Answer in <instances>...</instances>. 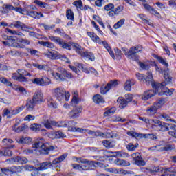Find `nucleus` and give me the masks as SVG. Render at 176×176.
Listing matches in <instances>:
<instances>
[{
    "label": "nucleus",
    "instance_id": "nucleus-10",
    "mask_svg": "<svg viewBox=\"0 0 176 176\" xmlns=\"http://www.w3.org/2000/svg\"><path fill=\"white\" fill-rule=\"evenodd\" d=\"M136 77L140 82H145L146 85H151V86H153V83H156L153 82V77L151 72H148V76L146 78H145L144 74L140 73L136 74Z\"/></svg>",
    "mask_w": 176,
    "mask_h": 176
},
{
    "label": "nucleus",
    "instance_id": "nucleus-31",
    "mask_svg": "<svg viewBox=\"0 0 176 176\" xmlns=\"http://www.w3.org/2000/svg\"><path fill=\"white\" fill-rule=\"evenodd\" d=\"M81 57H85V58H88L89 60H91V61H94L96 60V58L94 57V54L91 52H82L80 54Z\"/></svg>",
    "mask_w": 176,
    "mask_h": 176
},
{
    "label": "nucleus",
    "instance_id": "nucleus-59",
    "mask_svg": "<svg viewBox=\"0 0 176 176\" xmlns=\"http://www.w3.org/2000/svg\"><path fill=\"white\" fill-rule=\"evenodd\" d=\"M116 112V108L112 107L110 109L106 111L104 113V116H110V115H113Z\"/></svg>",
    "mask_w": 176,
    "mask_h": 176
},
{
    "label": "nucleus",
    "instance_id": "nucleus-37",
    "mask_svg": "<svg viewBox=\"0 0 176 176\" xmlns=\"http://www.w3.org/2000/svg\"><path fill=\"white\" fill-rule=\"evenodd\" d=\"M47 104L50 108H54L56 109L57 108V104L54 102V100H53V98L51 96H48L47 98Z\"/></svg>",
    "mask_w": 176,
    "mask_h": 176
},
{
    "label": "nucleus",
    "instance_id": "nucleus-63",
    "mask_svg": "<svg viewBox=\"0 0 176 176\" xmlns=\"http://www.w3.org/2000/svg\"><path fill=\"white\" fill-rule=\"evenodd\" d=\"M65 137L67 136L61 131H58L55 133V138H65Z\"/></svg>",
    "mask_w": 176,
    "mask_h": 176
},
{
    "label": "nucleus",
    "instance_id": "nucleus-48",
    "mask_svg": "<svg viewBox=\"0 0 176 176\" xmlns=\"http://www.w3.org/2000/svg\"><path fill=\"white\" fill-rule=\"evenodd\" d=\"M72 45L73 46V47H74L76 53H78V54H80V56L82 54V53H83V51L82 50V47L78 43H72Z\"/></svg>",
    "mask_w": 176,
    "mask_h": 176
},
{
    "label": "nucleus",
    "instance_id": "nucleus-64",
    "mask_svg": "<svg viewBox=\"0 0 176 176\" xmlns=\"http://www.w3.org/2000/svg\"><path fill=\"white\" fill-rule=\"evenodd\" d=\"M32 83L38 86H42V78H36L32 80Z\"/></svg>",
    "mask_w": 176,
    "mask_h": 176
},
{
    "label": "nucleus",
    "instance_id": "nucleus-16",
    "mask_svg": "<svg viewBox=\"0 0 176 176\" xmlns=\"http://www.w3.org/2000/svg\"><path fill=\"white\" fill-rule=\"evenodd\" d=\"M154 90L155 91L148 90L144 91L142 95V100H143V101H148L149 98H152V97L155 96L157 91L155 89H154Z\"/></svg>",
    "mask_w": 176,
    "mask_h": 176
},
{
    "label": "nucleus",
    "instance_id": "nucleus-30",
    "mask_svg": "<svg viewBox=\"0 0 176 176\" xmlns=\"http://www.w3.org/2000/svg\"><path fill=\"white\" fill-rule=\"evenodd\" d=\"M116 166H122V167H127L130 166V162L120 159H117L114 161Z\"/></svg>",
    "mask_w": 176,
    "mask_h": 176
},
{
    "label": "nucleus",
    "instance_id": "nucleus-45",
    "mask_svg": "<svg viewBox=\"0 0 176 176\" xmlns=\"http://www.w3.org/2000/svg\"><path fill=\"white\" fill-rule=\"evenodd\" d=\"M155 58H156V60H157V61H159V63H160V64H162V65H164L165 67H168V63H167V60H166L162 56L155 55Z\"/></svg>",
    "mask_w": 176,
    "mask_h": 176
},
{
    "label": "nucleus",
    "instance_id": "nucleus-13",
    "mask_svg": "<svg viewBox=\"0 0 176 176\" xmlns=\"http://www.w3.org/2000/svg\"><path fill=\"white\" fill-rule=\"evenodd\" d=\"M11 25H13V27H15V28H20L22 31L29 32L28 30H31L32 31H34V28L31 26H28L25 23H23L20 21L14 22V23L11 24Z\"/></svg>",
    "mask_w": 176,
    "mask_h": 176
},
{
    "label": "nucleus",
    "instance_id": "nucleus-32",
    "mask_svg": "<svg viewBox=\"0 0 176 176\" xmlns=\"http://www.w3.org/2000/svg\"><path fill=\"white\" fill-rule=\"evenodd\" d=\"M148 173H151V174H153V173H162V174H167V173H166V169L156 166H154L152 169H149Z\"/></svg>",
    "mask_w": 176,
    "mask_h": 176
},
{
    "label": "nucleus",
    "instance_id": "nucleus-39",
    "mask_svg": "<svg viewBox=\"0 0 176 176\" xmlns=\"http://www.w3.org/2000/svg\"><path fill=\"white\" fill-rule=\"evenodd\" d=\"M67 154H63L61 156H60L58 158L54 159L52 161V164H58L60 163H61V162H64V160H65L66 157H67Z\"/></svg>",
    "mask_w": 176,
    "mask_h": 176
},
{
    "label": "nucleus",
    "instance_id": "nucleus-44",
    "mask_svg": "<svg viewBox=\"0 0 176 176\" xmlns=\"http://www.w3.org/2000/svg\"><path fill=\"white\" fill-rule=\"evenodd\" d=\"M137 148H138V143H136L135 144H133V143H129L126 145V149L129 152H134V151H135Z\"/></svg>",
    "mask_w": 176,
    "mask_h": 176
},
{
    "label": "nucleus",
    "instance_id": "nucleus-11",
    "mask_svg": "<svg viewBox=\"0 0 176 176\" xmlns=\"http://www.w3.org/2000/svg\"><path fill=\"white\" fill-rule=\"evenodd\" d=\"M82 111L83 108L82 106L76 107L68 113V116L70 119H78Z\"/></svg>",
    "mask_w": 176,
    "mask_h": 176
},
{
    "label": "nucleus",
    "instance_id": "nucleus-17",
    "mask_svg": "<svg viewBox=\"0 0 176 176\" xmlns=\"http://www.w3.org/2000/svg\"><path fill=\"white\" fill-rule=\"evenodd\" d=\"M173 146L171 144H167L166 146H155L153 147L150 148V151H158L160 152H162V151H172Z\"/></svg>",
    "mask_w": 176,
    "mask_h": 176
},
{
    "label": "nucleus",
    "instance_id": "nucleus-14",
    "mask_svg": "<svg viewBox=\"0 0 176 176\" xmlns=\"http://www.w3.org/2000/svg\"><path fill=\"white\" fill-rule=\"evenodd\" d=\"M131 157L133 159V162L136 166H145L146 163L144 160H142V157H141V154L140 153H135L131 155Z\"/></svg>",
    "mask_w": 176,
    "mask_h": 176
},
{
    "label": "nucleus",
    "instance_id": "nucleus-57",
    "mask_svg": "<svg viewBox=\"0 0 176 176\" xmlns=\"http://www.w3.org/2000/svg\"><path fill=\"white\" fill-rule=\"evenodd\" d=\"M123 10H124V7H123V6H117L114 10V12L116 13V16H119V14L120 13H122V12H123Z\"/></svg>",
    "mask_w": 176,
    "mask_h": 176
},
{
    "label": "nucleus",
    "instance_id": "nucleus-8",
    "mask_svg": "<svg viewBox=\"0 0 176 176\" xmlns=\"http://www.w3.org/2000/svg\"><path fill=\"white\" fill-rule=\"evenodd\" d=\"M36 10V7L35 6H28L24 10V13L27 16H30V17H32L33 19H41L42 17H45L42 12H38L35 11Z\"/></svg>",
    "mask_w": 176,
    "mask_h": 176
},
{
    "label": "nucleus",
    "instance_id": "nucleus-36",
    "mask_svg": "<svg viewBox=\"0 0 176 176\" xmlns=\"http://www.w3.org/2000/svg\"><path fill=\"white\" fill-rule=\"evenodd\" d=\"M41 129H42V125L38 123H34L30 126V130H31V131H34L35 133L41 131Z\"/></svg>",
    "mask_w": 176,
    "mask_h": 176
},
{
    "label": "nucleus",
    "instance_id": "nucleus-56",
    "mask_svg": "<svg viewBox=\"0 0 176 176\" xmlns=\"http://www.w3.org/2000/svg\"><path fill=\"white\" fill-rule=\"evenodd\" d=\"M113 122H120L121 123H124V122H126V119L121 118L120 116H114L112 117Z\"/></svg>",
    "mask_w": 176,
    "mask_h": 176
},
{
    "label": "nucleus",
    "instance_id": "nucleus-29",
    "mask_svg": "<svg viewBox=\"0 0 176 176\" xmlns=\"http://www.w3.org/2000/svg\"><path fill=\"white\" fill-rule=\"evenodd\" d=\"M117 102L119 104V107L121 109H123V108H126L127 107V104L129 102L126 101V99L123 97H120L117 100Z\"/></svg>",
    "mask_w": 176,
    "mask_h": 176
},
{
    "label": "nucleus",
    "instance_id": "nucleus-51",
    "mask_svg": "<svg viewBox=\"0 0 176 176\" xmlns=\"http://www.w3.org/2000/svg\"><path fill=\"white\" fill-rule=\"evenodd\" d=\"M126 21L125 19H122L120 21H118L116 24H114L113 27L115 30H118V28H120L122 25H124V23Z\"/></svg>",
    "mask_w": 176,
    "mask_h": 176
},
{
    "label": "nucleus",
    "instance_id": "nucleus-1",
    "mask_svg": "<svg viewBox=\"0 0 176 176\" xmlns=\"http://www.w3.org/2000/svg\"><path fill=\"white\" fill-rule=\"evenodd\" d=\"M77 163H82L83 165L73 164L72 167L74 170H79V171H91L93 167L100 166L101 163L96 161H90L87 159L76 157Z\"/></svg>",
    "mask_w": 176,
    "mask_h": 176
},
{
    "label": "nucleus",
    "instance_id": "nucleus-24",
    "mask_svg": "<svg viewBox=\"0 0 176 176\" xmlns=\"http://www.w3.org/2000/svg\"><path fill=\"white\" fill-rule=\"evenodd\" d=\"M12 78L14 79V80H18V82H28V78L20 76L19 73L12 74Z\"/></svg>",
    "mask_w": 176,
    "mask_h": 176
},
{
    "label": "nucleus",
    "instance_id": "nucleus-12",
    "mask_svg": "<svg viewBox=\"0 0 176 176\" xmlns=\"http://www.w3.org/2000/svg\"><path fill=\"white\" fill-rule=\"evenodd\" d=\"M118 86V80L110 81L107 85H102L100 87L101 94H107V91H109L112 87H116Z\"/></svg>",
    "mask_w": 176,
    "mask_h": 176
},
{
    "label": "nucleus",
    "instance_id": "nucleus-5",
    "mask_svg": "<svg viewBox=\"0 0 176 176\" xmlns=\"http://www.w3.org/2000/svg\"><path fill=\"white\" fill-rule=\"evenodd\" d=\"M152 122L154 123V124L152 125V128L160 130V131H173V129H176L175 125L162 122L159 120H153Z\"/></svg>",
    "mask_w": 176,
    "mask_h": 176
},
{
    "label": "nucleus",
    "instance_id": "nucleus-53",
    "mask_svg": "<svg viewBox=\"0 0 176 176\" xmlns=\"http://www.w3.org/2000/svg\"><path fill=\"white\" fill-rule=\"evenodd\" d=\"M2 115L3 118H8V119H10L12 116H10V109L8 108H5L3 110Z\"/></svg>",
    "mask_w": 176,
    "mask_h": 176
},
{
    "label": "nucleus",
    "instance_id": "nucleus-7",
    "mask_svg": "<svg viewBox=\"0 0 176 176\" xmlns=\"http://www.w3.org/2000/svg\"><path fill=\"white\" fill-rule=\"evenodd\" d=\"M32 146L36 149L37 152H39L40 155H47L50 151L54 149L53 146H49V144H43L41 141L36 142Z\"/></svg>",
    "mask_w": 176,
    "mask_h": 176
},
{
    "label": "nucleus",
    "instance_id": "nucleus-19",
    "mask_svg": "<svg viewBox=\"0 0 176 176\" xmlns=\"http://www.w3.org/2000/svg\"><path fill=\"white\" fill-rule=\"evenodd\" d=\"M75 65L80 69H82V72H85V74H89L90 72H96V69L94 68H87L85 66H84L83 64L76 63Z\"/></svg>",
    "mask_w": 176,
    "mask_h": 176
},
{
    "label": "nucleus",
    "instance_id": "nucleus-27",
    "mask_svg": "<svg viewBox=\"0 0 176 176\" xmlns=\"http://www.w3.org/2000/svg\"><path fill=\"white\" fill-rule=\"evenodd\" d=\"M43 124L45 127V129H48V130H53V126H54V121L44 120L43 121Z\"/></svg>",
    "mask_w": 176,
    "mask_h": 176
},
{
    "label": "nucleus",
    "instance_id": "nucleus-55",
    "mask_svg": "<svg viewBox=\"0 0 176 176\" xmlns=\"http://www.w3.org/2000/svg\"><path fill=\"white\" fill-rule=\"evenodd\" d=\"M34 3L37 5V6H39L40 8H43L44 9H46L47 8V3L42 2L39 0H35Z\"/></svg>",
    "mask_w": 176,
    "mask_h": 176
},
{
    "label": "nucleus",
    "instance_id": "nucleus-26",
    "mask_svg": "<svg viewBox=\"0 0 176 176\" xmlns=\"http://www.w3.org/2000/svg\"><path fill=\"white\" fill-rule=\"evenodd\" d=\"M43 55L51 60H56L58 57V52L48 51L47 52L44 53Z\"/></svg>",
    "mask_w": 176,
    "mask_h": 176
},
{
    "label": "nucleus",
    "instance_id": "nucleus-40",
    "mask_svg": "<svg viewBox=\"0 0 176 176\" xmlns=\"http://www.w3.org/2000/svg\"><path fill=\"white\" fill-rule=\"evenodd\" d=\"M131 86H134V82H132L131 80H128L124 85V89L127 91H131Z\"/></svg>",
    "mask_w": 176,
    "mask_h": 176
},
{
    "label": "nucleus",
    "instance_id": "nucleus-15",
    "mask_svg": "<svg viewBox=\"0 0 176 176\" xmlns=\"http://www.w3.org/2000/svg\"><path fill=\"white\" fill-rule=\"evenodd\" d=\"M7 162H10L12 164L16 163V164H25L28 162V160L25 157H16L14 158H10L7 160Z\"/></svg>",
    "mask_w": 176,
    "mask_h": 176
},
{
    "label": "nucleus",
    "instance_id": "nucleus-2",
    "mask_svg": "<svg viewBox=\"0 0 176 176\" xmlns=\"http://www.w3.org/2000/svg\"><path fill=\"white\" fill-rule=\"evenodd\" d=\"M122 50L129 60H132V61L137 62L140 61L139 56L137 55V54L142 51V46L138 45L131 47L128 51L126 50V48H122Z\"/></svg>",
    "mask_w": 176,
    "mask_h": 176
},
{
    "label": "nucleus",
    "instance_id": "nucleus-49",
    "mask_svg": "<svg viewBox=\"0 0 176 176\" xmlns=\"http://www.w3.org/2000/svg\"><path fill=\"white\" fill-rule=\"evenodd\" d=\"M58 72H60L61 74H63L65 76H65H66V78H72V74L71 73L67 72V70H65V69L58 68Z\"/></svg>",
    "mask_w": 176,
    "mask_h": 176
},
{
    "label": "nucleus",
    "instance_id": "nucleus-18",
    "mask_svg": "<svg viewBox=\"0 0 176 176\" xmlns=\"http://www.w3.org/2000/svg\"><path fill=\"white\" fill-rule=\"evenodd\" d=\"M32 99L37 104H41V102H43V94L41 91H37L34 93Z\"/></svg>",
    "mask_w": 176,
    "mask_h": 176
},
{
    "label": "nucleus",
    "instance_id": "nucleus-23",
    "mask_svg": "<svg viewBox=\"0 0 176 176\" xmlns=\"http://www.w3.org/2000/svg\"><path fill=\"white\" fill-rule=\"evenodd\" d=\"M12 130L15 133H21V131H25V130H28V125L23 124L17 127V124H14L12 127Z\"/></svg>",
    "mask_w": 176,
    "mask_h": 176
},
{
    "label": "nucleus",
    "instance_id": "nucleus-42",
    "mask_svg": "<svg viewBox=\"0 0 176 176\" xmlns=\"http://www.w3.org/2000/svg\"><path fill=\"white\" fill-rule=\"evenodd\" d=\"M0 82L1 83H3V85H6V86H9L10 87H12L13 86V84H12V82L9 81L6 77L0 76Z\"/></svg>",
    "mask_w": 176,
    "mask_h": 176
},
{
    "label": "nucleus",
    "instance_id": "nucleus-43",
    "mask_svg": "<svg viewBox=\"0 0 176 176\" xmlns=\"http://www.w3.org/2000/svg\"><path fill=\"white\" fill-rule=\"evenodd\" d=\"M170 70L168 69H167L166 71H164V78L165 81L168 83H170L171 80H173V77H171V76H170L168 74Z\"/></svg>",
    "mask_w": 176,
    "mask_h": 176
},
{
    "label": "nucleus",
    "instance_id": "nucleus-33",
    "mask_svg": "<svg viewBox=\"0 0 176 176\" xmlns=\"http://www.w3.org/2000/svg\"><path fill=\"white\" fill-rule=\"evenodd\" d=\"M50 167H52V162H45L40 164L38 170H40V171H43V170H47L48 168H50Z\"/></svg>",
    "mask_w": 176,
    "mask_h": 176
},
{
    "label": "nucleus",
    "instance_id": "nucleus-46",
    "mask_svg": "<svg viewBox=\"0 0 176 176\" xmlns=\"http://www.w3.org/2000/svg\"><path fill=\"white\" fill-rule=\"evenodd\" d=\"M66 17L68 20L74 21V12H72V10L69 9L66 11Z\"/></svg>",
    "mask_w": 176,
    "mask_h": 176
},
{
    "label": "nucleus",
    "instance_id": "nucleus-20",
    "mask_svg": "<svg viewBox=\"0 0 176 176\" xmlns=\"http://www.w3.org/2000/svg\"><path fill=\"white\" fill-rule=\"evenodd\" d=\"M50 74L53 76V78L58 82H64V80H65V76H64V74L61 72H56V74H54L53 71L50 70Z\"/></svg>",
    "mask_w": 176,
    "mask_h": 176
},
{
    "label": "nucleus",
    "instance_id": "nucleus-25",
    "mask_svg": "<svg viewBox=\"0 0 176 176\" xmlns=\"http://www.w3.org/2000/svg\"><path fill=\"white\" fill-rule=\"evenodd\" d=\"M16 142H18V144H30V143L32 142V139L29 137L22 136L19 139L16 138Z\"/></svg>",
    "mask_w": 176,
    "mask_h": 176
},
{
    "label": "nucleus",
    "instance_id": "nucleus-47",
    "mask_svg": "<svg viewBox=\"0 0 176 176\" xmlns=\"http://www.w3.org/2000/svg\"><path fill=\"white\" fill-rule=\"evenodd\" d=\"M33 67H35V68H37V69H39L40 71L47 70V65H41L39 63H33Z\"/></svg>",
    "mask_w": 176,
    "mask_h": 176
},
{
    "label": "nucleus",
    "instance_id": "nucleus-28",
    "mask_svg": "<svg viewBox=\"0 0 176 176\" xmlns=\"http://www.w3.org/2000/svg\"><path fill=\"white\" fill-rule=\"evenodd\" d=\"M93 101L95 104H104L105 102L104 98H102L100 94L94 95L93 97Z\"/></svg>",
    "mask_w": 176,
    "mask_h": 176
},
{
    "label": "nucleus",
    "instance_id": "nucleus-52",
    "mask_svg": "<svg viewBox=\"0 0 176 176\" xmlns=\"http://www.w3.org/2000/svg\"><path fill=\"white\" fill-rule=\"evenodd\" d=\"M17 73L19 74L20 76L25 78V76H31V74L24 69H18Z\"/></svg>",
    "mask_w": 176,
    "mask_h": 176
},
{
    "label": "nucleus",
    "instance_id": "nucleus-54",
    "mask_svg": "<svg viewBox=\"0 0 176 176\" xmlns=\"http://www.w3.org/2000/svg\"><path fill=\"white\" fill-rule=\"evenodd\" d=\"M155 106L157 107L158 109H160L164 104H166V100L164 99H160L157 102L154 103Z\"/></svg>",
    "mask_w": 176,
    "mask_h": 176
},
{
    "label": "nucleus",
    "instance_id": "nucleus-9",
    "mask_svg": "<svg viewBox=\"0 0 176 176\" xmlns=\"http://www.w3.org/2000/svg\"><path fill=\"white\" fill-rule=\"evenodd\" d=\"M49 39L52 41V42H56V43H58L60 47L63 49H66L67 50H71L72 48L69 44L67 43L65 41H64L63 38L57 36H49Z\"/></svg>",
    "mask_w": 176,
    "mask_h": 176
},
{
    "label": "nucleus",
    "instance_id": "nucleus-4",
    "mask_svg": "<svg viewBox=\"0 0 176 176\" xmlns=\"http://www.w3.org/2000/svg\"><path fill=\"white\" fill-rule=\"evenodd\" d=\"M70 130L71 131H78V133H82V134H89L93 137H102L103 138H111V137H112V135H111L109 133L94 132L87 129L71 127Z\"/></svg>",
    "mask_w": 176,
    "mask_h": 176
},
{
    "label": "nucleus",
    "instance_id": "nucleus-22",
    "mask_svg": "<svg viewBox=\"0 0 176 176\" xmlns=\"http://www.w3.org/2000/svg\"><path fill=\"white\" fill-rule=\"evenodd\" d=\"M38 103L35 102L32 99H28L26 102V109L27 111H34V109L35 108V105H36Z\"/></svg>",
    "mask_w": 176,
    "mask_h": 176
},
{
    "label": "nucleus",
    "instance_id": "nucleus-62",
    "mask_svg": "<svg viewBox=\"0 0 176 176\" xmlns=\"http://www.w3.org/2000/svg\"><path fill=\"white\" fill-rule=\"evenodd\" d=\"M104 9L106 10V12L113 10L115 9V5H113V3H109L104 6Z\"/></svg>",
    "mask_w": 176,
    "mask_h": 176
},
{
    "label": "nucleus",
    "instance_id": "nucleus-3",
    "mask_svg": "<svg viewBox=\"0 0 176 176\" xmlns=\"http://www.w3.org/2000/svg\"><path fill=\"white\" fill-rule=\"evenodd\" d=\"M52 94L58 101H69L71 94L65 91L63 87H58L52 89Z\"/></svg>",
    "mask_w": 176,
    "mask_h": 176
},
{
    "label": "nucleus",
    "instance_id": "nucleus-41",
    "mask_svg": "<svg viewBox=\"0 0 176 176\" xmlns=\"http://www.w3.org/2000/svg\"><path fill=\"white\" fill-rule=\"evenodd\" d=\"M52 85V80L48 77L44 76L41 78V86H49Z\"/></svg>",
    "mask_w": 176,
    "mask_h": 176
},
{
    "label": "nucleus",
    "instance_id": "nucleus-38",
    "mask_svg": "<svg viewBox=\"0 0 176 176\" xmlns=\"http://www.w3.org/2000/svg\"><path fill=\"white\" fill-rule=\"evenodd\" d=\"M157 109H159L156 104L154 103L151 107H148L146 110V112L148 115H155L156 112H157Z\"/></svg>",
    "mask_w": 176,
    "mask_h": 176
},
{
    "label": "nucleus",
    "instance_id": "nucleus-34",
    "mask_svg": "<svg viewBox=\"0 0 176 176\" xmlns=\"http://www.w3.org/2000/svg\"><path fill=\"white\" fill-rule=\"evenodd\" d=\"M114 157H129V153L124 151L111 152Z\"/></svg>",
    "mask_w": 176,
    "mask_h": 176
},
{
    "label": "nucleus",
    "instance_id": "nucleus-60",
    "mask_svg": "<svg viewBox=\"0 0 176 176\" xmlns=\"http://www.w3.org/2000/svg\"><path fill=\"white\" fill-rule=\"evenodd\" d=\"M58 58H60L63 61H65V63H67L68 64H69V63H71L69 59H68V58H67V56L65 55H61V54H59V53H58L57 59H58Z\"/></svg>",
    "mask_w": 176,
    "mask_h": 176
},
{
    "label": "nucleus",
    "instance_id": "nucleus-61",
    "mask_svg": "<svg viewBox=\"0 0 176 176\" xmlns=\"http://www.w3.org/2000/svg\"><path fill=\"white\" fill-rule=\"evenodd\" d=\"M138 17H140L141 19V20H142V21H144V23H145V24H148V25H151V24H152L149 21V20L146 19V16L145 15L139 14Z\"/></svg>",
    "mask_w": 176,
    "mask_h": 176
},
{
    "label": "nucleus",
    "instance_id": "nucleus-58",
    "mask_svg": "<svg viewBox=\"0 0 176 176\" xmlns=\"http://www.w3.org/2000/svg\"><path fill=\"white\" fill-rule=\"evenodd\" d=\"M161 117L163 118V119H164L165 120H166V122H174V123H176L175 120H172L171 117L168 116V114L167 113H164L161 114Z\"/></svg>",
    "mask_w": 176,
    "mask_h": 176
},
{
    "label": "nucleus",
    "instance_id": "nucleus-21",
    "mask_svg": "<svg viewBox=\"0 0 176 176\" xmlns=\"http://www.w3.org/2000/svg\"><path fill=\"white\" fill-rule=\"evenodd\" d=\"M87 35H88V36H89L91 41H93V42H95V43H98L99 45H101L102 41L101 39H100V37H98V36L96 34V33L93 32H87Z\"/></svg>",
    "mask_w": 176,
    "mask_h": 176
},
{
    "label": "nucleus",
    "instance_id": "nucleus-35",
    "mask_svg": "<svg viewBox=\"0 0 176 176\" xmlns=\"http://www.w3.org/2000/svg\"><path fill=\"white\" fill-rule=\"evenodd\" d=\"M8 46L12 47H20V45L16 42V39L13 38L12 36H8Z\"/></svg>",
    "mask_w": 176,
    "mask_h": 176
},
{
    "label": "nucleus",
    "instance_id": "nucleus-50",
    "mask_svg": "<svg viewBox=\"0 0 176 176\" xmlns=\"http://www.w3.org/2000/svg\"><path fill=\"white\" fill-rule=\"evenodd\" d=\"M40 45L42 46H45V47H49L50 49H53L54 47V45L49 41H41L39 42Z\"/></svg>",
    "mask_w": 176,
    "mask_h": 176
},
{
    "label": "nucleus",
    "instance_id": "nucleus-6",
    "mask_svg": "<svg viewBox=\"0 0 176 176\" xmlns=\"http://www.w3.org/2000/svg\"><path fill=\"white\" fill-rule=\"evenodd\" d=\"M166 82L162 83L155 82L153 83V89H155L157 91L158 94H165L166 96H171L174 93V89H168L166 87Z\"/></svg>",
    "mask_w": 176,
    "mask_h": 176
}]
</instances>
